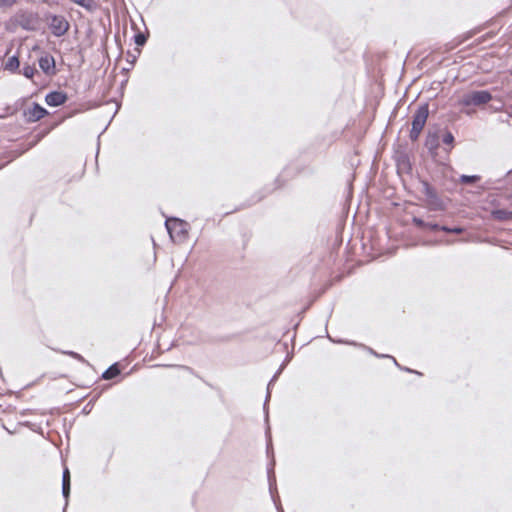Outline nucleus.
<instances>
[{
    "instance_id": "nucleus-7",
    "label": "nucleus",
    "mask_w": 512,
    "mask_h": 512,
    "mask_svg": "<svg viewBox=\"0 0 512 512\" xmlns=\"http://www.w3.org/2000/svg\"><path fill=\"white\" fill-rule=\"evenodd\" d=\"M46 111L44 108L40 107L39 105H35L30 111H29V118L33 121L41 119L45 115Z\"/></svg>"
},
{
    "instance_id": "nucleus-12",
    "label": "nucleus",
    "mask_w": 512,
    "mask_h": 512,
    "mask_svg": "<svg viewBox=\"0 0 512 512\" xmlns=\"http://www.w3.org/2000/svg\"><path fill=\"white\" fill-rule=\"evenodd\" d=\"M146 41V38L143 34H138L135 36V42L137 45H143Z\"/></svg>"
},
{
    "instance_id": "nucleus-6",
    "label": "nucleus",
    "mask_w": 512,
    "mask_h": 512,
    "mask_svg": "<svg viewBox=\"0 0 512 512\" xmlns=\"http://www.w3.org/2000/svg\"><path fill=\"white\" fill-rule=\"evenodd\" d=\"M39 65L45 73H52L55 67L54 59L50 56L41 57Z\"/></svg>"
},
{
    "instance_id": "nucleus-8",
    "label": "nucleus",
    "mask_w": 512,
    "mask_h": 512,
    "mask_svg": "<svg viewBox=\"0 0 512 512\" xmlns=\"http://www.w3.org/2000/svg\"><path fill=\"white\" fill-rule=\"evenodd\" d=\"M70 490V473L66 468L63 473V494L65 497L68 496Z\"/></svg>"
},
{
    "instance_id": "nucleus-11",
    "label": "nucleus",
    "mask_w": 512,
    "mask_h": 512,
    "mask_svg": "<svg viewBox=\"0 0 512 512\" xmlns=\"http://www.w3.org/2000/svg\"><path fill=\"white\" fill-rule=\"evenodd\" d=\"M34 73H35V69H34L33 67H29V66H28V67H25V68L23 69V74H24V76H25V77H27V78H32V77H33V75H34Z\"/></svg>"
},
{
    "instance_id": "nucleus-5",
    "label": "nucleus",
    "mask_w": 512,
    "mask_h": 512,
    "mask_svg": "<svg viewBox=\"0 0 512 512\" xmlns=\"http://www.w3.org/2000/svg\"><path fill=\"white\" fill-rule=\"evenodd\" d=\"M66 101V95L62 92H52L46 96V103L50 106H59Z\"/></svg>"
},
{
    "instance_id": "nucleus-2",
    "label": "nucleus",
    "mask_w": 512,
    "mask_h": 512,
    "mask_svg": "<svg viewBox=\"0 0 512 512\" xmlns=\"http://www.w3.org/2000/svg\"><path fill=\"white\" fill-rule=\"evenodd\" d=\"M427 117H428V108L426 106H421L415 117H414V120H413V123H412V137L416 138L420 131L422 130V128L424 127L425 125V122L427 120Z\"/></svg>"
},
{
    "instance_id": "nucleus-14",
    "label": "nucleus",
    "mask_w": 512,
    "mask_h": 512,
    "mask_svg": "<svg viewBox=\"0 0 512 512\" xmlns=\"http://www.w3.org/2000/svg\"><path fill=\"white\" fill-rule=\"evenodd\" d=\"M15 2H16V0H0V3L2 5H7V6L11 5V4L15 3Z\"/></svg>"
},
{
    "instance_id": "nucleus-9",
    "label": "nucleus",
    "mask_w": 512,
    "mask_h": 512,
    "mask_svg": "<svg viewBox=\"0 0 512 512\" xmlns=\"http://www.w3.org/2000/svg\"><path fill=\"white\" fill-rule=\"evenodd\" d=\"M19 67V60L17 57H10L5 63V68L11 71L16 70Z\"/></svg>"
},
{
    "instance_id": "nucleus-1",
    "label": "nucleus",
    "mask_w": 512,
    "mask_h": 512,
    "mask_svg": "<svg viewBox=\"0 0 512 512\" xmlns=\"http://www.w3.org/2000/svg\"><path fill=\"white\" fill-rule=\"evenodd\" d=\"M166 227L174 241H183L187 236L188 225L179 219L167 220Z\"/></svg>"
},
{
    "instance_id": "nucleus-10",
    "label": "nucleus",
    "mask_w": 512,
    "mask_h": 512,
    "mask_svg": "<svg viewBox=\"0 0 512 512\" xmlns=\"http://www.w3.org/2000/svg\"><path fill=\"white\" fill-rule=\"evenodd\" d=\"M119 374V370L116 366H111L108 370H106L103 374L105 379H112L113 377Z\"/></svg>"
},
{
    "instance_id": "nucleus-13",
    "label": "nucleus",
    "mask_w": 512,
    "mask_h": 512,
    "mask_svg": "<svg viewBox=\"0 0 512 512\" xmlns=\"http://www.w3.org/2000/svg\"><path fill=\"white\" fill-rule=\"evenodd\" d=\"M453 140V136L451 134H446L444 136V142L447 143V144H450Z\"/></svg>"
},
{
    "instance_id": "nucleus-3",
    "label": "nucleus",
    "mask_w": 512,
    "mask_h": 512,
    "mask_svg": "<svg viewBox=\"0 0 512 512\" xmlns=\"http://www.w3.org/2000/svg\"><path fill=\"white\" fill-rule=\"evenodd\" d=\"M491 96L486 91H477L470 93L462 100L465 105H479L488 102Z\"/></svg>"
},
{
    "instance_id": "nucleus-4",
    "label": "nucleus",
    "mask_w": 512,
    "mask_h": 512,
    "mask_svg": "<svg viewBox=\"0 0 512 512\" xmlns=\"http://www.w3.org/2000/svg\"><path fill=\"white\" fill-rule=\"evenodd\" d=\"M68 27V22L63 18L55 17L51 21V28L57 36L63 35L68 30Z\"/></svg>"
}]
</instances>
